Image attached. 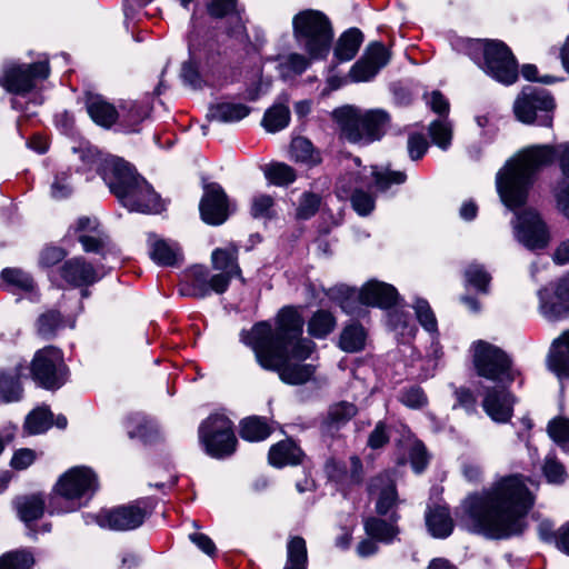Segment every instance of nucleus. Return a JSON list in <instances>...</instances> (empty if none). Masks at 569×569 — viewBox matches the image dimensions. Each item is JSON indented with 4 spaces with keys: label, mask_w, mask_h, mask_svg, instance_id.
Listing matches in <instances>:
<instances>
[{
    "label": "nucleus",
    "mask_w": 569,
    "mask_h": 569,
    "mask_svg": "<svg viewBox=\"0 0 569 569\" xmlns=\"http://www.w3.org/2000/svg\"><path fill=\"white\" fill-rule=\"evenodd\" d=\"M303 323L297 308L283 307L274 318V327L267 321L258 322L241 332V341L254 351L262 368L277 371L284 383L303 385L316 370L312 365L291 362L306 360L316 347L310 339L302 338Z\"/></svg>",
    "instance_id": "f257e3e1"
},
{
    "label": "nucleus",
    "mask_w": 569,
    "mask_h": 569,
    "mask_svg": "<svg viewBox=\"0 0 569 569\" xmlns=\"http://www.w3.org/2000/svg\"><path fill=\"white\" fill-rule=\"evenodd\" d=\"M535 497L520 475L501 477L488 489L463 501L469 529L490 539H505L525 529V518Z\"/></svg>",
    "instance_id": "f03ea898"
},
{
    "label": "nucleus",
    "mask_w": 569,
    "mask_h": 569,
    "mask_svg": "<svg viewBox=\"0 0 569 569\" xmlns=\"http://www.w3.org/2000/svg\"><path fill=\"white\" fill-rule=\"evenodd\" d=\"M556 157L563 173L562 179L569 180V143L557 149L533 146L509 161L497 174V190L503 204L515 209L526 203L535 173L550 164Z\"/></svg>",
    "instance_id": "7ed1b4c3"
},
{
    "label": "nucleus",
    "mask_w": 569,
    "mask_h": 569,
    "mask_svg": "<svg viewBox=\"0 0 569 569\" xmlns=\"http://www.w3.org/2000/svg\"><path fill=\"white\" fill-rule=\"evenodd\" d=\"M103 180L120 203L130 211L158 213L164 204L148 181L123 160L108 162Z\"/></svg>",
    "instance_id": "20e7f679"
},
{
    "label": "nucleus",
    "mask_w": 569,
    "mask_h": 569,
    "mask_svg": "<svg viewBox=\"0 0 569 569\" xmlns=\"http://www.w3.org/2000/svg\"><path fill=\"white\" fill-rule=\"evenodd\" d=\"M333 117L341 136L350 142L369 143L379 140L389 124V114L381 109L361 111L352 107L338 109Z\"/></svg>",
    "instance_id": "39448f33"
},
{
    "label": "nucleus",
    "mask_w": 569,
    "mask_h": 569,
    "mask_svg": "<svg viewBox=\"0 0 569 569\" xmlns=\"http://www.w3.org/2000/svg\"><path fill=\"white\" fill-rule=\"evenodd\" d=\"M467 54L490 77L505 84L518 78V64L510 49L501 41L468 40Z\"/></svg>",
    "instance_id": "423d86ee"
},
{
    "label": "nucleus",
    "mask_w": 569,
    "mask_h": 569,
    "mask_svg": "<svg viewBox=\"0 0 569 569\" xmlns=\"http://www.w3.org/2000/svg\"><path fill=\"white\" fill-rule=\"evenodd\" d=\"M293 37L311 59L329 53L332 29L328 18L317 10H303L292 19Z\"/></svg>",
    "instance_id": "0eeeda50"
},
{
    "label": "nucleus",
    "mask_w": 569,
    "mask_h": 569,
    "mask_svg": "<svg viewBox=\"0 0 569 569\" xmlns=\"http://www.w3.org/2000/svg\"><path fill=\"white\" fill-rule=\"evenodd\" d=\"M473 366L478 376L499 382H511L515 375L511 360L500 348L479 340L472 346Z\"/></svg>",
    "instance_id": "6e6552de"
},
{
    "label": "nucleus",
    "mask_w": 569,
    "mask_h": 569,
    "mask_svg": "<svg viewBox=\"0 0 569 569\" xmlns=\"http://www.w3.org/2000/svg\"><path fill=\"white\" fill-rule=\"evenodd\" d=\"M30 372L40 387L49 390L59 389L68 375L61 350L53 346L38 350L31 361Z\"/></svg>",
    "instance_id": "1a4fd4ad"
},
{
    "label": "nucleus",
    "mask_w": 569,
    "mask_h": 569,
    "mask_svg": "<svg viewBox=\"0 0 569 569\" xmlns=\"http://www.w3.org/2000/svg\"><path fill=\"white\" fill-rule=\"evenodd\" d=\"M199 438L207 452L222 458L234 452L237 438L231 421L223 415H212L199 428Z\"/></svg>",
    "instance_id": "9d476101"
},
{
    "label": "nucleus",
    "mask_w": 569,
    "mask_h": 569,
    "mask_svg": "<svg viewBox=\"0 0 569 569\" xmlns=\"http://www.w3.org/2000/svg\"><path fill=\"white\" fill-rule=\"evenodd\" d=\"M523 204H521L522 207ZM512 209L515 219L511 221L515 238L529 250H542L548 247L551 234L540 213L533 209L517 211ZM511 210V208H509Z\"/></svg>",
    "instance_id": "9b49d317"
},
{
    "label": "nucleus",
    "mask_w": 569,
    "mask_h": 569,
    "mask_svg": "<svg viewBox=\"0 0 569 569\" xmlns=\"http://www.w3.org/2000/svg\"><path fill=\"white\" fill-rule=\"evenodd\" d=\"M553 108L555 101L550 93L537 88H526L513 104L515 114L520 121L545 127L551 126Z\"/></svg>",
    "instance_id": "f8f14e48"
},
{
    "label": "nucleus",
    "mask_w": 569,
    "mask_h": 569,
    "mask_svg": "<svg viewBox=\"0 0 569 569\" xmlns=\"http://www.w3.org/2000/svg\"><path fill=\"white\" fill-rule=\"evenodd\" d=\"M98 488L97 477L87 467H73L64 472L56 485V492L70 503L67 510H76L83 497L90 498Z\"/></svg>",
    "instance_id": "ddd939ff"
},
{
    "label": "nucleus",
    "mask_w": 569,
    "mask_h": 569,
    "mask_svg": "<svg viewBox=\"0 0 569 569\" xmlns=\"http://www.w3.org/2000/svg\"><path fill=\"white\" fill-rule=\"evenodd\" d=\"M150 515L147 502L136 501L129 505L101 511L96 519L100 527L116 531H127L139 528Z\"/></svg>",
    "instance_id": "4468645a"
},
{
    "label": "nucleus",
    "mask_w": 569,
    "mask_h": 569,
    "mask_svg": "<svg viewBox=\"0 0 569 569\" xmlns=\"http://www.w3.org/2000/svg\"><path fill=\"white\" fill-rule=\"evenodd\" d=\"M211 263L212 268L218 271V273L211 277V286L214 293L221 295L226 292L230 281L236 277L243 281L241 268L238 263V248L236 246L230 244L226 248L214 249L211 253Z\"/></svg>",
    "instance_id": "2eb2a0df"
},
{
    "label": "nucleus",
    "mask_w": 569,
    "mask_h": 569,
    "mask_svg": "<svg viewBox=\"0 0 569 569\" xmlns=\"http://www.w3.org/2000/svg\"><path fill=\"white\" fill-rule=\"evenodd\" d=\"M49 76L48 62L14 66L8 68L0 78V84L12 93H26L32 90L34 81Z\"/></svg>",
    "instance_id": "dca6fc26"
},
{
    "label": "nucleus",
    "mask_w": 569,
    "mask_h": 569,
    "mask_svg": "<svg viewBox=\"0 0 569 569\" xmlns=\"http://www.w3.org/2000/svg\"><path fill=\"white\" fill-rule=\"evenodd\" d=\"M390 60V53L381 42L370 43L362 57L351 67L349 78L353 82L373 79Z\"/></svg>",
    "instance_id": "f3484780"
},
{
    "label": "nucleus",
    "mask_w": 569,
    "mask_h": 569,
    "mask_svg": "<svg viewBox=\"0 0 569 569\" xmlns=\"http://www.w3.org/2000/svg\"><path fill=\"white\" fill-rule=\"evenodd\" d=\"M199 209L202 220L209 224L218 226L228 219V197L220 184L212 182L204 186Z\"/></svg>",
    "instance_id": "a211bd4d"
},
{
    "label": "nucleus",
    "mask_w": 569,
    "mask_h": 569,
    "mask_svg": "<svg viewBox=\"0 0 569 569\" xmlns=\"http://www.w3.org/2000/svg\"><path fill=\"white\" fill-rule=\"evenodd\" d=\"M362 172H350L338 182V189L346 196L350 194L352 208L360 216H368L375 209V198L369 192L361 190L365 186Z\"/></svg>",
    "instance_id": "6ab92c4d"
},
{
    "label": "nucleus",
    "mask_w": 569,
    "mask_h": 569,
    "mask_svg": "<svg viewBox=\"0 0 569 569\" xmlns=\"http://www.w3.org/2000/svg\"><path fill=\"white\" fill-rule=\"evenodd\" d=\"M513 399L506 388L490 387L483 395L482 407L497 422H507L512 416Z\"/></svg>",
    "instance_id": "aec40b11"
},
{
    "label": "nucleus",
    "mask_w": 569,
    "mask_h": 569,
    "mask_svg": "<svg viewBox=\"0 0 569 569\" xmlns=\"http://www.w3.org/2000/svg\"><path fill=\"white\" fill-rule=\"evenodd\" d=\"M60 276L73 287H88L99 280L96 268L82 257L67 260L60 268Z\"/></svg>",
    "instance_id": "412c9836"
},
{
    "label": "nucleus",
    "mask_w": 569,
    "mask_h": 569,
    "mask_svg": "<svg viewBox=\"0 0 569 569\" xmlns=\"http://www.w3.org/2000/svg\"><path fill=\"white\" fill-rule=\"evenodd\" d=\"M358 297L363 305L387 309L397 303L399 295L393 286L371 280L362 287Z\"/></svg>",
    "instance_id": "4be33fe9"
},
{
    "label": "nucleus",
    "mask_w": 569,
    "mask_h": 569,
    "mask_svg": "<svg viewBox=\"0 0 569 569\" xmlns=\"http://www.w3.org/2000/svg\"><path fill=\"white\" fill-rule=\"evenodd\" d=\"M209 270L203 266H194L186 274V282L181 284L179 292L181 296L192 298H204L213 292Z\"/></svg>",
    "instance_id": "5701e85b"
},
{
    "label": "nucleus",
    "mask_w": 569,
    "mask_h": 569,
    "mask_svg": "<svg viewBox=\"0 0 569 569\" xmlns=\"http://www.w3.org/2000/svg\"><path fill=\"white\" fill-rule=\"evenodd\" d=\"M369 493L377 495L376 510L379 515H387L397 503L396 485L389 475H379L370 480Z\"/></svg>",
    "instance_id": "b1692460"
},
{
    "label": "nucleus",
    "mask_w": 569,
    "mask_h": 569,
    "mask_svg": "<svg viewBox=\"0 0 569 569\" xmlns=\"http://www.w3.org/2000/svg\"><path fill=\"white\" fill-rule=\"evenodd\" d=\"M86 108L90 118L103 128L112 127L119 118L116 107L99 94H88Z\"/></svg>",
    "instance_id": "393cba45"
},
{
    "label": "nucleus",
    "mask_w": 569,
    "mask_h": 569,
    "mask_svg": "<svg viewBox=\"0 0 569 569\" xmlns=\"http://www.w3.org/2000/svg\"><path fill=\"white\" fill-rule=\"evenodd\" d=\"M303 453L292 440H283L272 446L269 450V462L274 467L298 465Z\"/></svg>",
    "instance_id": "a878e982"
},
{
    "label": "nucleus",
    "mask_w": 569,
    "mask_h": 569,
    "mask_svg": "<svg viewBox=\"0 0 569 569\" xmlns=\"http://www.w3.org/2000/svg\"><path fill=\"white\" fill-rule=\"evenodd\" d=\"M426 523L430 533L436 538H447L453 530V520L448 508L437 506L426 515Z\"/></svg>",
    "instance_id": "bb28decb"
},
{
    "label": "nucleus",
    "mask_w": 569,
    "mask_h": 569,
    "mask_svg": "<svg viewBox=\"0 0 569 569\" xmlns=\"http://www.w3.org/2000/svg\"><path fill=\"white\" fill-rule=\"evenodd\" d=\"M151 259L160 266H174L179 258V248L174 243H169L156 234H149Z\"/></svg>",
    "instance_id": "cd10ccee"
},
{
    "label": "nucleus",
    "mask_w": 569,
    "mask_h": 569,
    "mask_svg": "<svg viewBox=\"0 0 569 569\" xmlns=\"http://www.w3.org/2000/svg\"><path fill=\"white\" fill-rule=\"evenodd\" d=\"M362 41L363 34L359 29L347 30L337 41L335 58L340 62L351 60L357 54Z\"/></svg>",
    "instance_id": "c85d7f7f"
},
{
    "label": "nucleus",
    "mask_w": 569,
    "mask_h": 569,
    "mask_svg": "<svg viewBox=\"0 0 569 569\" xmlns=\"http://www.w3.org/2000/svg\"><path fill=\"white\" fill-rule=\"evenodd\" d=\"M249 113L250 108L243 103L219 102L210 107L208 118L219 122H236Z\"/></svg>",
    "instance_id": "c756f323"
},
{
    "label": "nucleus",
    "mask_w": 569,
    "mask_h": 569,
    "mask_svg": "<svg viewBox=\"0 0 569 569\" xmlns=\"http://www.w3.org/2000/svg\"><path fill=\"white\" fill-rule=\"evenodd\" d=\"M549 367L558 377H569V331L563 332L555 342Z\"/></svg>",
    "instance_id": "7c9ffc66"
},
{
    "label": "nucleus",
    "mask_w": 569,
    "mask_h": 569,
    "mask_svg": "<svg viewBox=\"0 0 569 569\" xmlns=\"http://www.w3.org/2000/svg\"><path fill=\"white\" fill-rule=\"evenodd\" d=\"M19 518L29 526L40 519L44 512V500L39 495L19 497L14 501Z\"/></svg>",
    "instance_id": "2f4dec72"
},
{
    "label": "nucleus",
    "mask_w": 569,
    "mask_h": 569,
    "mask_svg": "<svg viewBox=\"0 0 569 569\" xmlns=\"http://www.w3.org/2000/svg\"><path fill=\"white\" fill-rule=\"evenodd\" d=\"M336 317L328 310H317L307 323L308 333L316 339H325L336 328Z\"/></svg>",
    "instance_id": "473e14b6"
},
{
    "label": "nucleus",
    "mask_w": 569,
    "mask_h": 569,
    "mask_svg": "<svg viewBox=\"0 0 569 569\" xmlns=\"http://www.w3.org/2000/svg\"><path fill=\"white\" fill-rule=\"evenodd\" d=\"M74 151L78 152L79 159L82 162L77 170L83 173L97 171L103 177L104 171H108L106 168L108 162L112 160H120L119 158L102 159L99 151L91 147H83Z\"/></svg>",
    "instance_id": "72a5a7b5"
},
{
    "label": "nucleus",
    "mask_w": 569,
    "mask_h": 569,
    "mask_svg": "<svg viewBox=\"0 0 569 569\" xmlns=\"http://www.w3.org/2000/svg\"><path fill=\"white\" fill-rule=\"evenodd\" d=\"M366 331L361 325L351 323L343 328L339 338V347L346 352H357L365 348Z\"/></svg>",
    "instance_id": "f704fd0d"
},
{
    "label": "nucleus",
    "mask_w": 569,
    "mask_h": 569,
    "mask_svg": "<svg viewBox=\"0 0 569 569\" xmlns=\"http://www.w3.org/2000/svg\"><path fill=\"white\" fill-rule=\"evenodd\" d=\"M290 121V109L283 103L273 104L263 116L262 126L268 132H277L284 129Z\"/></svg>",
    "instance_id": "c9c22d12"
},
{
    "label": "nucleus",
    "mask_w": 569,
    "mask_h": 569,
    "mask_svg": "<svg viewBox=\"0 0 569 569\" xmlns=\"http://www.w3.org/2000/svg\"><path fill=\"white\" fill-rule=\"evenodd\" d=\"M307 547L301 537H293L287 546V563L283 569H307Z\"/></svg>",
    "instance_id": "e433bc0d"
},
{
    "label": "nucleus",
    "mask_w": 569,
    "mask_h": 569,
    "mask_svg": "<svg viewBox=\"0 0 569 569\" xmlns=\"http://www.w3.org/2000/svg\"><path fill=\"white\" fill-rule=\"evenodd\" d=\"M36 563L31 551L18 549L0 557V569H31Z\"/></svg>",
    "instance_id": "4c0bfd02"
},
{
    "label": "nucleus",
    "mask_w": 569,
    "mask_h": 569,
    "mask_svg": "<svg viewBox=\"0 0 569 569\" xmlns=\"http://www.w3.org/2000/svg\"><path fill=\"white\" fill-rule=\"evenodd\" d=\"M365 530L372 539L383 542H390L398 535V528L395 525L375 517L366 520Z\"/></svg>",
    "instance_id": "58836bf2"
},
{
    "label": "nucleus",
    "mask_w": 569,
    "mask_h": 569,
    "mask_svg": "<svg viewBox=\"0 0 569 569\" xmlns=\"http://www.w3.org/2000/svg\"><path fill=\"white\" fill-rule=\"evenodd\" d=\"M52 425V413L47 408H37L31 411L24 421V429L30 435L42 433Z\"/></svg>",
    "instance_id": "ea45409f"
},
{
    "label": "nucleus",
    "mask_w": 569,
    "mask_h": 569,
    "mask_svg": "<svg viewBox=\"0 0 569 569\" xmlns=\"http://www.w3.org/2000/svg\"><path fill=\"white\" fill-rule=\"evenodd\" d=\"M290 156L297 162L315 164L319 161L312 143L303 137H297L291 141Z\"/></svg>",
    "instance_id": "a19ab883"
},
{
    "label": "nucleus",
    "mask_w": 569,
    "mask_h": 569,
    "mask_svg": "<svg viewBox=\"0 0 569 569\" xmlns=\"http://www.w3.org/2000/svg\"><path fill=\"white\" fill-rule=\"evenodd\" d=\"M270 435V428L266 421L252 417L241 422L240 436L249 441H261Z\"/></svg>",
    "instance_id": "79ce46f5"
},
{
    "label": "nucleus",
    "mask_w": 569,
    "mask_h": 569,
    "mask_svg": "<svg viewBox=\"0 0 569 569\" xmlns=\"http://www.w3.org/2000/svg\"><path fill=\"white\" fill-rule=\"evenodd\" d=\"M78 241L82 244L86 252L97 254H103L110 242L109 237L102 229L88 234H79Z\"/></svg>",
    "instance_id": "37998d69"
},
{
    "label": "nucleus",
    "mask_w": 569,
    "mask_h": 569,
    "mask_svg": "<svg viewBox=\"0 0 569 569\" xmlns=\"http://www.w3.org/2000/svg\"><path fill=\"white\" fill-rule=\"evenodd\" d=\"M264 174L270 182L277 186H286L296 180L295 170L282 162L270 163L264 169Z\"/></svg>",
    "instance_id": "c03bdc74"
},
{
    "label": "nucleus",
    "mask_w": 569,
    "mask_h": 569,
    "mask_svg": "<svg viewBox=\"0 0 569 569\" xmlns=\"http://www.w3.org/2000/svg\"><path fill=\"white\" fill-rule=\"evenodd\" d=\"M309 67V60L299 53L283 57L279 63V71L283 78L301 74Z\"/></svg>",
    "instance_id": "a18cd8bd"
},
{
    "label": "nucleus",
    "mask_w": 569,
    "mask_h": 569,
    "mask_svg": "<svg viewBox=\"0 0 569 569\" xmlns=\"http://www.w3.org/2000/svg\"><path fill=\"white\" fill-rule=\"evenodd\" d=\"M465 279L467 284L475 287L479 292H488L491 277L482 266L470 263L465 271Z\"/></svg>",
    "instance_id": "49530a36"
},
{
    "label": "nucleus",
    "mask_w": 569,
    "mask_h": 569,
    "mask_svg": "<svg viewBox=\"0 0 569 569\" xmlns=\"http://www.w3.org/2000/svg\"><path fill=\"white\" fill-rule=\"evenodd\" d=\"M1 278L7 284L23 291H30L34 286L32 277L21 269L7 268L2 270Z\"/></svg>",
    "instance_id": "de8ad7c7"
},
{
    "label": "nucleus",
    "mask_w": 569,
    "mask_h": 569,
    "mask_svg": "<svg viewBox=\"0 0 569 569\" xmlns=\"http://www.w3.org/2000/svg\"><path fill=\"white\" fill-rule=\"evenodd\" d=\"M250 214L253 219H270L274 216V199L264 193L253 196L250 206Z\"/></svg>",
    "instance_id": "09e8293b"
},
{
    "label": "nucleus",
    "mask_w": 569,
    "mask_h": 569,
    "mask_svg": "<svg viewBox=\"0 0 569 569\" xmlns=\"http://www.w3.org/2000/svg\"><path fill=\"white\" fill-rule=\"evenodd\" d=\"M22 396V387L17 376L0 372V397L6 402L18 401Z\"/></svg>",
    "instance_id": "8fccbe9b"
},
{
    "label": "nucleus",
    "mask_w": 569,
    "mask_h": 569,
    "mask_svg": "<svg viewBox=\"0 0 569 569\" xmlns=\"http://www.w3.org/2000/svg\"><path fill=\"white\" fill-rule=\"evenodd\" d=\"M121 109L123 112V122L129 127L139 124L150 113L148 104H142L137 101L127 102L121 107Z\"/></svg>",
    "instance_id": "3c124183"
},
{
    "label": "nucleus",
    "mask_w": 569,
    "mask_h": 569,
    "mask_svg": "<svg viewBox=\"0 0 569 569\" xmlns=\"http://www.w3.org/2000/svg\"><path fill=\"white\" fill-rule=\"evenodd\" d=\"M357 407L347 401L338 402L330 407L328 421L335 425H343L357 415Z\"/></svg>",
    "instance_id": "603ef678"
},
{
    "label": "nucleus",
    "mask_w": 569,
    "mask_h": 569,
    "mask_svg": "<svg viewBox=\"0 0 569 569\" xmlns=\"http://www.w3.org/2000/svg\"><path fill=\"white\" fill-rule=\"evenodd\" d=\"M542 471L547 480L551 483H561L567 477L565 467L551 453L546 457Z\"/></svg>",
    "instance_id": "864d4df0"
},
{
    "label": "nucleus",
    "mask_w": 569,
    "mask_h": 569,
    "mask_svg": "<svg viewBox=\"0 0 569 569\" xmlns=\"http://www.w3.org/2000/svg\"><path fill=\"white\" fill-rule=\"evenodd\" d=\"M73 191L71 183V173L69 170L59 171L51 184V196L54 199H64L69 197Z\"/></svg>",
    "instance_id": "5fc2aeb1"
},
{
    "label": "nucleus",
    "mask_w": 569,
    "mask_h": 569,
    "mask_svg": "<svg viewBox=\"0 0 569 569\" xmlns=\"http://www.w3.org/2000/svg\"><path fill=\"white\" fill-rule=\"evenodd\" d=\"M61 326V315L58 311H48L38 319V333L50 338L54 336L57 329Z\"/></svg>",
    "instance_id": "6e6d98bb"
},
{
    "label": "nucleus",
    "mask_w": 569,
    "mask_h": 569,
    "mask_svg": "<svg viewBox=\"0 0 569 569\" xmlns=\"http://www.w3.org/2000/svg\"><path fill=\"white\" fill-rule=\"evenodd\" d=\"M429 133L432 141L441 149H447L451 141V127L446 120L433 121Z\"/></svg>",
    "instance_id": "4d7b16f0"
},
{
    "label": "nucleus",
    "mask_w": 569,
    "mask_h": 569,
    "mask_svg": "<svg viewBox=\"0 0 569 569\" xmlns=\"http://www.w3.org/2000/svg\"><path fill=\"white\" fill-rule=\"evenodd\" d=\"M415 310L420 325L429 332L437 331V320L429 303L423 299H417Z\"/></svg>",
    "instance_id": "13d9d810"
},
{
    "label": "nucleus",
    "mask_w": 569,
    "mask_h": 569,
    "mask_svg": "<svg viewBox=\"0 0 569 569\" xmlns=\"http://www.w3.org/2000/svg\"><path fill=\"white\" fill-rule=\"evenodd\" d=\"M371 176L375 180L376 187L385 191L387 190L391 184H401L406 181V173L401 171H377L372 170Z\"/></svg>",
    "instance_id": "bf43d9fd"
},
{
    "label": "nucleus",
    "mask_w": 569,
    "mask_h": 569,
    "mask_svg": "<svg viewBox=\"0 0 569 569\" xmlns=\"http://www.w3.org/2000/svg\"><path fill=\"white\" fill-rule=\"evenodd\" d=\"M542 313L550 320H559L569 315V306L566 300L559 299L557 296L555 300L543 301Z\"/></svg>",
    "instance_id": "052dcab7"
},
{
    "label": "nucleus",
    "mask_w": 569,
    "mask_h": 569,
    "mask_svg": "<svg viewBox=\"0 0 569 569\" xmlns=\"http://www.w3.org/2000/svg\"><path fill=\"white\" fill-rule=\"evenodd\" d=\"M320 206L319 196L310 192L302 194L299 207L297 209V217L299 219H309L316 214Z\"/></svg>",
    "instance_id": "680f3d73"
},
{
    "label": "nucleus",
    "mask_w": 569,
    "mask_h": 569,
    "mask_svg": "<svg viewBox=\"0 0 569 569\" xmlns=\"http://www.w3.org/2000/svg\"><path fill=\"white\" fill-rule=\"evenodd\" d=\"M326 472L328 477L341 486L342 489L347 488L348 469L347 466L338 460L330 459L326 463Z\"/></svg>",
    "instance_id": "e2e57ef3"
},
{
    "label": "nucleus",
    "mask_w": 569,
    "mask_h": 569,
    "mask_svg": "<svg viewBox=\"0 0 569 569\" xmlns=\"http://www.w3.org/2000/svg\"><path fill=\"white\" fill-rule=\"evenodd\" d=\"M556 207L558 211L569 219V180L562 179L555 188Z\"/></svg>",
    "instance_id": "0e129e2a"
},
{
    "label": "nucleus",
    "mask_w": 569,
    "mask_h": 569,
    "mask_svg": "<svg viewBox=\"0 0 569 569\" xmlns=\"http://www.w3.org/2000/svg\"><path fill=\"white\" fill-rule=\"evenodd\" d=\"M67 256V251L60 247H46L39 257V264L42 268H50L61 262Z\"/></svg>",
    "instance_id": "69168bd1"
},
{
    "label": "nucleus",
    "mask_w": 569,
    "mask_h": 569,
    "mask_svg": "<svg viewBox=\"0 0 569 569\" xmlns=\"http://www.w3.org/2000/svg\"><path fill=\"white\" fill-rule=\"evenodd\" d=\"M409 459L413 470L420 473L428 465V455L425 446L421 442L412 443L409 450Z\"/></svg>",
    "instance_id": "338daca9"
},
{
    "label": "nucleus",
    "mask_w": 569,
    "mask_h": 569,
    "mask_svg": "<svg viewBox=\"0 0 569 569\" xmlns=\"http://www.w3.org/2000/svg\"><path fill=\"white\" fill-rule=\"evenodd\" d=\"M548 433L557 443L569 441V420L555 419L548 425Z\"/></svg>",
    "instance_id": "774afa93"
}]
</instances>
